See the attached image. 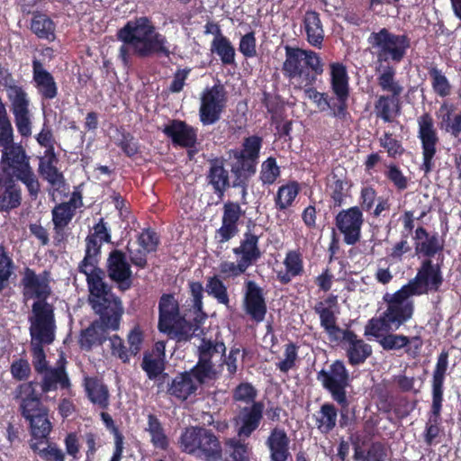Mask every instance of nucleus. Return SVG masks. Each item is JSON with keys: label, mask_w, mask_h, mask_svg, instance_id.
<instances>
[{"label": "nucleus", "mask_w": 461, "mask_h": 461, "mask_svg": "<svg viewBox=\"0 0 461 461\" xmlns=\"http://www.w3.org/2000/svg\"><path fill=\"white\" fill-rule=\"evenodd\" d=\"M117 39L124 44L130 45L133 53L141 59L152 56H164L169 58L167 40L159 33L148 16L135 17L128 21L117 31Z\"/></svg>", "instance_id": "f257e3e1"}, {"label": "nucleus", "mask_w": 461, "mask_h": 461, "mask_svg": "<svg viewBox=\"0 0 461 461\" xmlns=\"http://www.w3.org/2000/svg\"><path fill=\"white\" fill-rule=\"evenodd\" d=\"M84 275L89 290V304L99 317L95 321L113 331L118 330L124 312L122 302L104 281V270L96 268Z\"/></svg>", "instance_id": "f03ea898"}, {"label": "nucleus", "mask_w": 461, "mask_h": 461, "mask_svg": "<svg viewBox=\"0 0 461 461\" xmlns=\"http://www.w3.org/2000/svg\"><path fill=\"white\" fill-rule=\"evenodd\" d=\"M414 296L403 285L393 294L383 297L386 309L378 316L371 318L365 330L366 335L380 338L381 333L397 330L410 321L414 313V303L409 300Z\"/></svg>", "instance_id": "7ed1b4c3"}, {"label": "nucleus", "mask_w": 461, "mask_h": 461, "mask_svg": "<svg viewBox=\"0 0 461 461\" xmlns=\"http://www.w3.org/2000/svg\"><path fill=\"white\" fill-rule=\"evenodd\" d=\"M285 59L282 65L284 77L296 89L313 86L319 76L323 73V62L321 56L312 50L285 46Z\"/></svg>", "instance_id": "20e7f679"}, {"label": "nucleus", "mask_w": 461, "mask_h": 461, "mask_svg": "<svg viewBox=\"0 0 461 461\" xmlns=\"http://www.w3.org/2000/svg\"><path fill=\"white\" fill-rule=\"evenodd\" d=\"M33 384L28 382L19 384L14 393L15 398L20 399V413L29 423L32 437L30 442H45L52 430V423L49 418V409L42 404Z\"/></svg>", "instance_id": "39448f33"}, {"label": "nucleus", "mask_w": 461, "mask_h": 461, "mask_svg": "<svg viewBox=\"0 0 461 461\" xmlns=\"http://www.w3.org/2000/svg\"><path fill=\"white\" fill-rule=\"evenodd\" d=\"M330 88L335 95L337 103L330 104V98L327 93L317 91L313 86L298 87L303 90L305 95L311 99L321 110L330 108L333 117L339 120H346L349 116L348 111V101L349 98V77L347 68L343 63L333 62L330 64Z\"/></svg>", "instance_id": "423d86ee"}, {"label": "nucleus", "mask_w": 461, "mask_h": 461, "mask_svg": "<svg viewBox=\"0 0 461 461\" xmlns=\"http://www.w3.org/2000/svg\"><path fill=\"white\" fill-rule=\"evenodd\" d=\"M50 282V270L45 269L37 275L33 269L24 268L21 279L23 295L26 299H36L32 305V316L29 317V321H56L55 308L47 302L52 294Z\"/></svg>", "instance_id": "0eeeda50"}, {"label": "nucleus", "mask_w": 461, "mask_h": 461, "mask_svg": "<svg viewBox=\"0 0 461 461\" xmlns=\"http://www.w3.org/2000/svg\"><path fill=\"white\" fill-rule=\"evenodd\" d=\"M448 351L442 350L437 358L431 380V406L428 412V420L423 431V440L428 447L438 444L437 438L442 429L441 411L444 401V383L448 367Z\"/></svg>", "instance_id": "6e6552de"}, {"label": "nucleus", "mask_w": 461, "mask_h": 461, "mask_svg": "<svg viewBox=\"0 0 461 461\" xmlns=\"http://www.w3.org/2000/svg\"><path fill=\"white\" fill-rule=\"evenodd\" d=\"M180 312L178 301L172 294H163L158 301V330L178 343L188 342L199 330Z\"/></svg>", "instance_id": "1a4fd4ad"}, {"label": "nucleus", "mask_w": 461, "mask_h": 461, "mask_svg": "<svg viewBox=\"0 0 461 461\" xmlns=\"http://www.w3.org/2000/svg\"><path fill=\"white\" fill-rule=\"evenodd\" d=\"M377 85L383 92L389 95H381L375 102V113L377 118L384 122H392L393 118L400 114L401 96L404 91L403 86L396 79V69L390 65L378 70Z\"/></svg>", "instance_id": "9d476101"}, {"label": "nucleus", "mask_w": 461, "mask_h": 461, "mask_svg": "<svg viewBox=\"0 0 461 461\" xmlns=\"http://www.w3.org/2000/svg\"><path fill=\"white\" fill-rule=\"evenodd\" d=\"M317 380L328 391L334 402L340 407L339 426L348 425L349 401L347 396V387L350 383V375L341 360L334 361L329 369H321L317 373Z\"/></svg>", "instance_id": "9b49d317"}, {"label": "nucleus", "mask_w": 461, "mask_h": 461, "mask_svg": "<svg viewBox=\"0 0 461 461\" xmlns=\"http://www.w3.org/2000/svg\"><path fill=\"white\" fill-rule=\"evenodd\" d=\"M181 449L205 461H219L222 457V447L219 438L212 429L190 427L181 434Z\"/></svg>", "instance_id": "f8f14e48"}, {"label": "nucleus", "mask_w": 461, "mask_h": 461, "mask_svg": "<svg viewBox=\"0 0 461 461\" xmlns=\"http://www.w3.org/2000/svg\"><path fill=\"white\" fill-rule=\"evenodd\" d=\"M377 62L401 63L411 48V39L406 34H395L387 28L370 33L367 39Z\"/></svg>", "instance_id": "ddd939ff"}, {"label": "nucleus", "mask_w": 461, "mask_h": 461, "mask_svg": "<svg viewBox=\"0 0 461 461\" xmlns=\"http://www.w3.org/2000/svg\"><path fill=\"white\" fill-rule=\"evenodd\" d=\"M262 142L258 135L249 136L244 139L241 150L234 153L237 163L231 167L235 176L232 186L241 188L243 199L247 195L248 182L257 171Z\"/></svg>", "instance_id": "4468645a"}, {"label": "nucleus", "mask_w": 461, "mask_h": 461, "mask_svg": "<svg viewBox=\"0 0 461 461\" xmlns=\"http://www.w3.org/2000/svg\"><path fill=\"white\" fill-rule=\"evenodd\" d=\"M226 351V345L219 334L214 339L202 338L195 351L197 362L193 366V372L200 379L205 377L210 382L215 381L218 379L220 372L216 368L213 359L219 358L221 361Z\"/></svg>", "instance_id": "2eb2a0df"}, {"label": "nucleus", "mask_w": 461, "mask_h": 461, "mask_svg": "<svg viewBox=\"0 0 461 461\" xmlns=\"http://www.w3.org/2000/svg\"><path fill=\"white\" fill-rule=\"evenodd\" d=\"M29 322L32 362L35 372L39 375L50 367L46 358L44 346H50L55 341L57 322L56 321Z\"/></svg>", "instance_id": "dca6fc26"}, {"label": "nucleus", "mask_w": 461, "mask_h": 461, "mask_svg": "<svg viewBox=\"0 0 461 461\" xmlns=\"http://www.w3.org/2000/svg\"><path fill=\"white\" fill-rule=\"evenodd\" d=\"M84 258L78 264V272L87 274L98 267L104 243L112 242L111 230L104 218H100L86 237Z\"/></svg>", "instance_id": "f3484780"}, {"label": "nucleus", "mask_w": 461, "mask_h": 461, "mask_svg": "<svg viewBox=\"0 0 461 461\" xmlns=\"http://www.w3.org/2000/svg\"><path fill=\"white\" fill-rule=\"evenodd\" d=\"M418 138L420 141L422 163L420 169L425 176L429 175L435 167V157L439 144V137L429 113H424L417 119Z\"/></svg>", "instance_id": "a211bd4d"}, {"label": "nucleus", "mask_w": 461, "mask_h": 461, "mask_svg": "<svg viewBox=\"0 0 461 461\" xmlns=\"http://www.w3.org/2000/svg\"><path fill=\"white\" fill-rule=\"evenodd\" d=\"M444 278L439 263H433L432 259L425 258L417 270L414 278L403 286L414 296L427 294L429 292H438L443 285Z\"/></svg>", "instance_id": "6ab92c4d"}, {"label": "nucleus", "mask_w": 461, "mask_h": 461, "mask_svg": "<svg viewBox=\"0 0 461 461\" xmlns=\"http://www.w3.org/2000/svg\"><path fill=\"white\" fill-rule=\"evenodd\" d=\"M227 104V92L221 84L206 87L201 94L199 119L203 126L219 122Z\"/></svg>", "instance_id": "aec40b11"}, {"label": "nucleus", "mask_w": 461, "mask_h": 461, "mask_svg": "<svg viewBox=\"0 0 461 461\" xmlns=\"http://www.w3.org/2000/svg\"><path fill=\"white\" fill-rule=\"evenodd\" d=\"M7 97L11 103L10 109L14 117L17 131L22 137H30L32 122L28 94L23 86L12 85L7 88Z\"/></svg>", "instance_id": "412c9836"}, {"label": "nucleus", "mask_w": 461, "mask_h": 461, "mask_svg": "<svg viewBox=\"0 0 461 461\" xmlns=\"http://www.w3.org/2000/svg\"><path fill=\"white\" fill-rule=\"evenodd\" d=\"M106 273L109 279L116 284L121 292H126L132 286V271L127 253L114 249H112L106 259Z\"/></svg>", "instance_id": "4be33fe9"}, {"label": "nucleus", "mask_w": 461, "mask_h": 461, "mask_svg": "<svg viewBox=\"0 0 461 461\" xmlns=\"http://www.w3.org/2000/svg\"><path fill=\"white\" fill-rule=\"evenodd\" d=\"M363 223V212L358 206L341 210L335 217V225L347 245H355L360 240Z\"/></svg>", "instance_id": "5701e85b"}, {"label": "nucleus", "mask_w": 461, "mask_h": 461, "mask_svg": "<svg viewBox=\"0 0 461 461\" xmlns=\"http://www.w3.org/2000/svg\"><path fill=\"white\" fill-rule=\"evenodd\" d=\"M66 365V358L60 356L56 366H50L44 372L40 373V381L38 383L33 382V385L37 384L42 394H48L59 389L69 393L72 389V383L67 372Z\"/></svg>", "instance_id": "b1692460"}, {"label": "nucleus", "mask_w": 461, "mask_h": 461, "mask_svg": "<svg viewBox=\"0 0 461 461\" xmlns=\"http://www.w3.org/2000/svg\"><path fill=\"white\" fill-rule=\"evenodd\" d=\"M167 395L174 397L181 402L186 401L191 395L196 394L200 385H203L210 381L205 377L198 378L193 372V367L189 371L178 373L174 378L166 380Z\"/></svg>", "instance_id": "393cba45"}, {"label": "nucleus", "mask_w": 461, "mask_h": 461, "mask_svg": "<svg viewBox=\"0 0 461 461\" xmlns=\"http://www.w3.org/2000/svg\"><path fill=\"white\" fill-rule=\"evenodd\" d=\"M264 407L262 402H258L240 409L233 418L239 438H248L259 428L263 420Z\"/></svg>", "instance_id": "a878e982"}, {"label": "nucleus", "mask_w": 461, "mask_h": 461, "mask_svg": "<svg viewBox=\"0 0 461 461\" xmlns=\"http://www.w3.org/2000/svg\"><path fill=\"white\" fill-rule=\"evenodd\" d=\"M242 307L252 321L258 323L264 321L267 312L264 290L253 280L245 282Z\"/></svg>", "instance_id": "bb28decb"}, {"label": "nucleus", "mask_w": 461, "mask_h": 461, "mask_svg": "<svg viewBox=\"0 0 461 461\" xmlns=\"http://www.w3.org/2000/svg\"><path fill=\"white\" fill-rule=\"evenodd\" d=\"M338 296L330 294L324 300L319 301L313 306V311L319 315L321 328L328 334L331 341H338V334H342L344 330L337 324L336 309L338 308Z\"/></svg>", "instance_id": "cd10ccee"}, {"label": "nucleus", "mask_w": 461, "mask_h": 461, "mask_svg": "<svg viewBox=\"0 0 461 461\" xmlns=\"http://www.w3.org/2000/svg\"><path fill=\"white\" fill-rule=\"evenodd\" d=\"M222 211L221 226L215 232L219 243H225L238 234L239 221L245 214L240 203L231 201L224 203Z\"/></svg>", "instance_id": "c85d7f7f"}, {"label": "nucleus", "mask_w": 461, "mask_h": 461, "mask_svg": "<svg viewBox=\"0 0 461 461\" xmlns=\"http://www.w3.org/2000/svg\"><path fill=\"white\" fill-rule=\"evenodd\" d=\"M162 131L171 140L174 146L194 149L197 144V129L187 124L185 121L171 120L165 125Z\"/></svg>", "instance_id": "c756f323"}, {"label": "nucleus", "mask_w": 461, "mask_h": 461, "mask_svg": "<svg viewBox=\"0 0 461 461\" xmlns=\"http://www.w3.org/2000/svg\"><path fill=\"white\" fill-rule=\"evenodd\" d=\"M290 438L285 429L276 426L266 439V446L269 451L270 461H288L290 453Z\"/></svg>", "instance_id": "7c9ffc66"}, {"label": "nucleus", "mask_w": 461, "mask_h": 461, "mask_svg": "<svg viewBox=\"0 0 461 461\" xmlns=\"http://www.w3.org/2000/svg\"><path fill=\"white\" fill-rule=\"evenodd\" d=\"M22 203V190L14 176L0 175V212H10Z\"/></svg>", "instance_id": "2f4dec72"}, {"label": "nucleus", "mask_w": 461, "mask_h": 461, "mask_svg": "<svg viewBox=\"0 0 461 461\" xmlns=\"http://www.w3.org/2000/svg\"><path fill=\"white\" fill-rule=\"evenodd\" d=\"M342 340L348 344L346 355L351 366L363 364L372 355V347L358 339L355 331L347 329L342 331Z\"/></svg>", "instance_id": "473e14b6"}, {"label": "nucleus", "mask_w": 461, "mask_h": 461, "mask_svg": "<svg viewBox=\"0 0 461 461\" xmlns=\"http://www.w3.org/2000/svg\"><path fill=\"white\" fill-rule=\"evenodd\" d=\"M32 80L42 100H52L57 97L58 86L54 77L37 59L32 60Z\"/></svg>", "instance_id": "72a5a7b5"}, {"label": "nucleus", "mask_w": 461, "mask_h": 461, "mask_svg": "<svg viewBox=\"0 0 461 461\" xmlns=\"http://www.w3.org/2000/svg\"><path fill=\"white\" fill-rule=\"evenodd\" d=\"M59 158L52 150H44L42 157L39 158L38 172L53 188L59 189L65 185V177L57 165Z\"/></svg>", "instance_id": "f704fd0d"}, {"label": "nucleus", "mask_w": 461, "mask_h": 461, "mask_svg": "<svg viewBox=\"0 0 461 461\" xmlns=\"http://www.w3.org/2000/svg\"><path fill=\"white\" fill-rule=\"evenodd\" d=\"M455 111V104L445 101L436 112V117L441 131L454 138H458L461 134V111L458 113Z\"/></svg>", "instance_id": "c9c22d12"}, {"label": "nucleus", "mask_w": 461, "mask_h": 461, "mask_svg": "<svg viewBox=\"0 0 461 461\" xmlns=\"http://www.w3.org/2000/svg\"><path fill=\"white\" fill-rule=\"evenodd\" d=\"M226 160L222 158H214L209 161V170L206 176L208 183L212 186L219 198H222L230 187L229 171L225 168Z\"/></svg>", "instance_id": "e433bc0d"}, {"label": "nucleus", "mask_w": 461, "mask_h": 461, "mask_svg": "<svg viewBox=\"0 0 461 461\" xmlns=\"http://www.w3.org/2000/svg\"><path fill=\"white\" fill-rule=\"evenodd\" d=\"M83 387L87 399L102 410H107L110 404V393L107 385L97 376H85Z\"/></svg>", "instance_id": "4c0bfd02"}, {"label": "nucleus", "mask_w": 461, "mask_h": 461, "mask_svg": "<svg viewBox=\"0 0 461 461\" xmlns=\"http://www.w3.org/2000/svg\"><path fill=\"white\" fill-rule=\"evenodd\" d=\"M259 237L250 231H246L239 247L232 249L236 256H240V260L249 268L254 265L262 256L259 245Z\"/></svg>", "instance_id": "58836bf2"}, {"label": "nucleus", "mask_w": 461, "mask_h": 461, "mask_svg": "<svg viewBox=\"0 0 461 461\" xmlns=\"http://www.w3.org/2000/svg\"><path fill=\"white\" fill-rule=\"evenodd\" d=\"M3 149L2 164L4 168L12 169V176L31 167L30 157L26 154L25 149L21 144L12 143L11 146Z\"/></svg>", "instance_id": "ea45409f"}, {"label": "nucleus", "mask_w": 461, "mask_h": 461, "mask_svg": "<svg viewBox=\"0 0 461 461\" xmlns=\"http://www.w3.org/2000/svg\"><path fill=\"white\" fill-rule=\"evenodd\" d=\"M141 369L146 373L149 380H158V388L160 389L166 380L170 378L167 373H165L166 361L161 357H156L154 353L144 352Z\"/></svg>", "instance_id": "a19ab883"}, {"label": "nucleus", "mask_w": 461, "mask_h": 461, "mask_svg": "<svg viewBox=\"0 0 461 461\" xmlns=\"http://www.w3.org/2000/svg\"><path fill=\"white\" fill-rule=\"evenodd\" d=\"M303 23L308 43L312 47L321 49L324 41V30L320 14L312 10L306 11Z\"/></svg>", "instance_id": "79ce46f5"}, {"label": "nucleus", "mask_w": 461, "mask_h": 461, "mask_svg": "<svg viewBox=\"0 0 461 461\" xmlns=\"http://www.w3.org/2000/svg\"><path fill=\"white\" fill-rule=\"evenodd\" d=\"M109 330L94 321L86 329L82 330L80 332L78 343L81 349L90 351L94 347L103 345L107 339Z\"/></svg>", "instance_id": "37998d69"}, {"label": "nucleus", "mask_w": 461, "mask_h": 461, "mask_svg": "<svg viewBox=\"0 0 461 461\" xmlns=\"http://www.w3.org/2000/svg\"><path fill=\"white\" fill-rule=\"evenodd\" d=\"M301 187L297 181L290 180L278 187L274 196L275 208L278 212H285L293 206Z\"/></svg>", "instance_id": "c03bdc74"}, {"label": "nucleus", "mask_w": 461, "mask_h": 461, "mask_svg": "<svg viewBox=\"0 0 461 461\" xmlns=\"http://www.w3.org/2000/svg\"><path fill=\"white\" fill-rule=\"evenodd\" d=\"M285 273L279 272L277 279L282 285H287L292 281L293 277L303 275V259L299 250H289L284 260Z\"/></svg>", "instance_id": "a18cd8bd"}, {"label": "nucleus", "mask_w": 461, "mask_h": 461, "mask_svg": "<svg viewBox=\"0 0 461 461\" xmlns=\"http://www.w3.org/2000/svg\"><path fill=\"white\" fill-rule=\"evenodd\" d=\"M314 420L317 429L322 434H329L337 425L338 409L333 403L325 402L314 414Z\"/></svg>", "instance_id": "49530a36"}, {"label": "nucleus", "mask_w": 461, "mask_h": 461, "mask_svg": "<svg viewBox=\"0 0 461 461\" xmlns=\"http://www.w3.org/2000/svg\"><path fill=\"white\" fill-rule=\"evenodd\" d=\"M56 25L45 14L35 12L31 21V30L39 38L51 41L55 39Z\"/></svg>", "instance_id": "de8ad7c7"}, {"label": "nucleus", "mask_w": 461, "mask_h": 461, "mask_svg": "<svg viewBox=\"0 0 461 461\" xmlns=\"http://www.w3.org/2000/svg\"><path fill=\"white\" fill-rule=\"evenodd\" d=\"M145 430L150 436V443L155 448L167 450L169 447V439L167 436L163 425L157 415L149 413L148 415V424Z\"/></svg>", "instance_id": "09e8293b"}, {"label": "nucleus", "mask_w": 461, "mask_h": 461, "mask_svg": "<svg viewBox=\"0 0 461 461\" xmlns=\"http://www.w3.org/2000/svg\"><path fill=\"white\" fill-rule=\"evenodd\" d=\"M189 292L193 298L192 308L194 313L193 318L194 323V326L200 330L201 325L204 322L207 318V314L203 311V287L201 282L190 281L188 283Z\"/></svg>", "instance_id": "8fccbe9b"}, {"label": "nucleus", "mask_w": 461, "mask_h": 461, "mask_svg": "<svg viewBox=\"0 0 461 461\" xmlns=\"http://www.w3.org/2000/svg\"><path fill=\"white\" fill-rule=\"evenodd\" d=\"M430 84L434 94L437 96L445 98L451 95L452 86L442 69L436 65L428 67Z\"/></svg>", "instance_id": "3c124183"}, {"label": "nucleus", "mask_w": 461, "mask_h": 461, "mask_svg": "<svg viewBox=\"0 0 461 461\" xmlns=\"http://www.w3.org/2000/svg\"><path fill=\"white\" fill-rule=\"evenodd\" d=\"M211 51L215 53L221 61L222 65H235L236 50L228 37H221L220 40H212L211 42Z\"/></svg>", "instance_id": "603ef678"}, {"label": "nucleus", "mask_w": 461, "mask_h": 461, "mask_svg": "<svg viewBox=\"0 0 461 461\" xmlns=\"http://www.w3.org/2000/svg\"><path fill=\"white\" fill-rule=\"evenodd\" d=\"M225 451L230 461H250V448L249 443L241 441V438H230L224 442Z\"/></svg>", "instance_id": "864d4df0"}, {"label": "nucleus", "mask_w": 461, "mask_h": 461, "mask_svg": "<svg viewBox=\"0 0 461 461\" xmlns=\"http://www.w3.org/2000/svg\"><path fill=\"white\" fill-rule=\"evenodd\" d=\"M205 291L219 303L227 307L229 306L230 297L228 294V288L218 276L214 275L212 276L207 277Z\"/></svg>", "instance_id": "5fc2aeb1"}, {"label": "nucleus", "mask_w": 461, "mask_h": 461, "mask_svg": "<svg viewBox=\"0 0 461 461\" xmlns=\"http://www.w3.org/2000/svg\"><path fill=\"white\" fill-rule=\"evenodd\" d=\"M119 137L115 140V145L121 149L122 153L128 158H133L140 153V143L135 137L127 131L123 127L117 129Z\"/></svg>", "instance_id": "6e6d98bb"}, {"label": "nucleus", "mask_w": 461, "mask_h": 461, "mask_svg": "<svg viewBox=\"0 0 461 461\" xmlns=\"http://www.w3.org/2000/svg\"><path fill=\"white\" fill-rule=\"evenodd\" d=\"M43 442H29L30 448L44 461H65V454L56 443L49 444L46 447L41 448Z\"/></svg>", "instance_id": "4d7b16f0"}, {"label": "nucleus", "mask_w": 461, "mask_h": 461, "mask_svg": "<svg viewBox=\"0 0 461 461\" xmlns=\"http://www.w3.org/2000/svg\"><path fill=\"white\" fill-rule=\"evenodd\" d=\"M258 397V390L256 387L249 382L240 383L232 391V400L235 402H243L250 405L256 401Z\"/></svg>", "instance_id": "13d9d810"}, {"label": "nucleus", "mask_w": 461, "mask_h": 461, "mask_svg": "<svg viewBox=\"0 0 461 461\" xmlns=\"http://www.w3.org/2000/svg\"><path fill=\"white\" fill-rule=\"evenodd\" d=\"M443 249L444 244L439 240L438 233H434L430 237H428L424 241H417L415 244L416 252L430 259L437 253L442 252Z\"/></svg>", "instance_id": "bf43d9fd"}, {"label": "nucleus", "mask_w": 461, "mask_h": 461, "mask_svg": "<svg viewBox=\"0 0 461 461\" xmlns=\"http://www.w3.org/2000/svg\"><path fill=\"white\" fill-rule=\"evenodd\" d=\"M14 178L16 181H21L26 186L28 194L32 199H36L38 197L41 192V184L32 167L16 173V175L14 176Z\"/></svg>", "instance_id": "052dcab7"}, {"label": "nucleus", "mask_w": 461, "mask_h": 461, "mask_svg": "<svg viewBox=\"0 0 461 461\" xmlns=\"http://www.w3.org/2000/svg\"><path fill=\"white\" fill-rule=\"evenodd\" d=\"M280 167L277 165L276 158L269 157L261 164L259 179L262 185H271L280 176Z\"/></svg>", "instance_id": "680f3d73"}, {"label": "nucleus", "mask_w": 461, "mask_h": 461, "mask_svg": "<svg viewBox=\"0 0 461 461\" xmlns=\"http://www.w3.org/2000/svg\"><path fill=\"white\" fill-rule=\"evenodd\" d=\"M378 342L384 350H400L409 346V337L402 334L383 332L377 338Z\"/></svg>", "instance_id": "e2e57ef3"}, {"label": "nucleus", "mask_w": 461, "mask_h": 461, "mask_svg": "<svg viewBox=\"0 0 461 461\" xmlns=\"http://www.w3.org/2000/svg\"><path fill=\"white\" fill-rule=\"evenodd\" d=\"M384 176L393 184L397 191L402 192L408 188L409 178L404 176L401 167L395 163L385 165Z\"/></svg>", "instance_id": "0e129e2a"}, {"label": "nucleus", "mask_w": 461, "mask_h": 461, "mask_svg": "<svg viewBox=\"0 0 461 461\" xmlns=\"http://www.w3.org/2000/svg\"><path fill=\"white\" fill-rule=\"evenodd\" d=\"M13 271L14 261L6 248L0 245V292L6 287Z\"/></svg>", "instance_id": "69168bd1"}, {"label": "nucleus", "mask_w": 461, "mask_h": 461, "mask_svg": "<svg viewBox=\"0 0 461 461\" xmlns=\"http://www.w3.org/2000/svg\"><path fill=\"white\" fill-rule=\"evenodd\" d=\"M69 204L60 203L54 206L51 211L53 226L68 227L71 222L76 212L71 209Z\"/></svg>", "instance_id": "338daca9"}, {"label": "nucleus", "mask_w": 461, "mask_h": 461, "mask_svg": "<svg viewBox=\"0 0 461 461\" xmlns=\"http://www.w3.org/2000/svg\"><path fill=\"white\" fill-rule=\"evenodd\" d=\"M298 348L299 347L294 342L285 345V358L276 363V367L280 372L286 374L295 366L298 359Z\"/></svg>", "instance_id": "774afa93"}]
</instances>
